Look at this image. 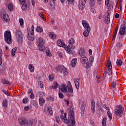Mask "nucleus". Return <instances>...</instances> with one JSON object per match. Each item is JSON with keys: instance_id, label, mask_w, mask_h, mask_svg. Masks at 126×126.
I'll use <instances>...</instances> for the list:
<instances>
[{"instance_id": "a19ab883", "label": "nucleus", "mask_w": 126, "mask_h": 126, "mask_svg": "<svg viewBox=\"0 0 126 126\" xmlns=\"http://www.w3.org/2000/svg\"><path fill=\"white\" fill-rule=\"evenodd\" d=\"M22 5H23L22 6V9L24 11H25V10H26V9H27V4L25 3V4H22Z\"/></svg>"}, {"instance_id": "09e8293b", "label": "nucleus", "mask_w": 126, "mask_h": 126, "mask_svg": "<svg viewBox=\"0 0 126 126\" xmlns=\"http://www.w3.org/2000/svg\"><path fill=\"white\" fill-rule=\"evenodd\" d=\"M68 92H69V93H73V89H72V87L68 88Z\"/></svg>"}, {"instance_id": "2eb2a0df", "label": "nucleus", "mask_w": 126, "mask_h": 126, "mask_svg": "<svg viewBox=\"0 0 126 126\" xmlns=\"http://www.w3.org/2000/svg\"><path fill=\"white\" fill-rule=\"evenodd\" d=\"M19 122L20 126H25L26 125L27 121L24 118L21 117L18 119Z\"/></svg>"}, {"instance_id": "4468645a", "label": "nucleus", "mask_w": 126, "mask_h": 126, "mask_svg": "<svg viewBox=\"0 0 126 126\" xmlns=\"http://www.w3.org/2000/svg\"><path fill=\"white\" fill-rule=\"evenodd\" d=\"M80 61L82 63H88V59L85 55H82L80 56Z\"/></svg>"}, {"instance_id": "bf43d9fd", "label": "nucleus", "mask_w": 126, "mask_h": 126, "mask_svg": "<svg viewBox=\"0 0 126 126\" xmlns=\"http://www.w3.org/2000/svg\"><path fill=\"white\" fill-rule=\"evenodd\" d=\"M109 2L110 0H105V5H107V6H108V5H109Z\"/></svg>"}, {"instance_id": "e2e57ef3", "label": "nucleus", "mask_w": 126, "mask_h": 126, "mask_svg": "<svg viewBox=\"0 0 126 126\" xmlns=\"http://www.w3.org/2000/svg\"><path fill=\"white\" fill-rule=\"evenodd\" d=\"M107 72H108V71H107V70H106L104 72L103 75V77H104V78H105L106 77V75H107V73H108Z\"/></svg>"}, {"instance_id": "79ce46f5", "label": "nucleus", "mask_w": 126, "mask_h": 126, "mask_svg": "<svg viewBox=\"0 0 126 126\" xmlns=\"http://www.w3.org/2000/svg\"><path fill=\"white\" fill-rule=\"evenodd\" d=\"M68 4H71V5H73L74 3V0H66Z\"/></svg>"}, {"instance_id": "473e14b6", "label": "nucleus", "mask_w": 126, "mask_h": 126, "mask_svg": "<svg viewBox=\"0 0 126 126\" xmlns=\"http://www.w3.org/2000/svg\"><path fill=\"white\" fill-rule=\"evenodd\" d=\"M36 32H39V33H41V32H43V28H42L38 26L36 28Z\"/></svg>"}, {"instance_id": "7c9ffc66", "label": "nucleus", "mask_w": 126, "mask_h": 126, "mask_svg": "<svg viewBox=\"0 0 126 126\" xmlns=\"http://www.w3.org/2000/svg\"><path fill=\"white\" fill-rule=\"evenodd\" d=\"M20 25L22 28H23L24 26V21L23 19L21 18L19 19Z\"/></svg>"}, {"instance_id": "9b49d317", "label": "nucleus", "mask_w": 126, "mask_h": 126, "mask_svg": "<svg viewBox=\"0 0 126 126\" xmlns=\"http://www.w3.org/2000/svg\"><path fill=\"white\" fill-rule=\"evenodd\" d=\"M125 24H126V22H124V24H123L120 28V31H119V34L121 36H124L125 34V32L126 31V27H125Z\"/></svg>"}, {"instance_id": "13d9d810", "label": "nucleus", "mask_w": 126, "mask_h": 126, "mask_svg": "<svg viewBox=\"0 0 126 126\" xmlns=\"http://www.w3.org/2000/svg\"><path fill=\"white\" fill-rule=\"evenodd\" d=\"M56 122L58 124H60V117H59V116H56Z\"/></svg>"}, {"instance_id": "f8f14e48", "label": "nucleus", "mask_w": 126, "mask_h": 126, "mask_svg": "<svg viewBox=\"0 0 126 126\" xmlns=\"http://www.w3.org/2000/svg\"><path fill=\"white\" fill-rule=\"evenodd\" d=\"M111 18V11L108 10L107 11V15L105 17L104 22L105 24H109L110 23V19Z\"/></svg>"}, {"instance_id": "20e7f679", "label": "nucleus", "mask_w": 126, "mask_h": 126, "mask_svg": "<svg viewBox=\"0 0 126 126\" xmlns=\"http://www.w3.org/2000/svg\"><path fill=\"white\" fill-rule=\"evenodd\" d=\"M4 37L5 42L7 43L8 45H10L12 43L11 40V33L9 31H6L4 33Z\"/></svg>"}, {"instance_id": "423d86ee", "label": "nucleus", "mask_w": 126, "mask_h": 126, "mask_svg": "<svg viewBox=\"0 0 126 126\" xmlns=\"http://www.w3.org/2000/svg\"><path fill=\"white\" fill-rule=\"evenodd\" d=\"M16 39L18 43L21 44L23 41V34L19 30L16 31Z\"/></svg>"}, {"instance_id": "8fccbe9b", "label": "nucleus", "mask_w": 126, "mask_h": 126, "mask_svg": "<svg viewBox=\"0 0 126 126\" xmlns=\"http://www.w3.org/2000/svg\"><path fill=\"white\" fill-rule=\"evenodd\" d=\"M54 89H57V88H59V84H58V83L56 82L54 83Z\"/></svg>"}, {"instance_id": "3c124183", "label": "nucleus", "mask_w": 126, "mask_h": 126, "mask_svg": "<svg viewBox=\"0 0 126 126\" xmlns=\"http://www.w3.org/2000/svg\"><path fill=\"white\" fill-rule=\"evenodd\" d=\"M103 108H104V109H106L107 111H110V108H109V107H108V105H107L106 104H104L103 105Z\"/></svg>"}, {"instance_id": "412c9836", "label": "nucleus", "mask_w": 126, "mask_h": 126, "mask_svg": "<svg viewBox=\"0 0 126 126\" xmlns=\"http://www.w3.org/2000/svg\"><path fill=\"white\" fill-rule=\"evenodd\" d=\"M85 54V51H84V49L81 48L79 51V55H80V56H84Z\"/></svg>"}, {"instance_id": "b1692460", "label": "nucleus", "mask_w": 126, "mask_h": 126, "mask_svg": "<svg viewBox=\"0 0 126 126\" xmlns=\"http://www.w3.org/2000/svg\"><path fill=\"white\" fill-rule=\"evenodd\" d=\"M26 126H32L33 125V121L29 120L26 123Z\"/></svg>"}, {"instance_id": "c756f323", "label": "nucleus", "mask_w": 126, "mask_h": 126, "mask_svg": "<svg viewBox=\"0 0 126 126\" xmlns=\"http://www.w3.org/2000/svg\"><path fill=\"white\" fill-rule=\"evenodd\" d=\"M85 110V105L83 104L81 106V115H84V111Z\"/></svg>"}, {"instance_id": "5701e85b", "label": "nucleus", "mask_w": 126, "mask_h": 126, "mask_svg": "<svg viewBox=\"0 0 126 126\" xmlns=\"http://www.w3.org/2000/svg\"><path fill=\"white\" fill-rule=\"evenodd\" d=\"M29 68L31 72H34L35 67H34V65L32 64H30L29 65Z\"/></svg>"}, {"instance_id": "2f4dec72", "label": "nucleus", "mask_w": 126, "mask_h": 126, "mask_svg": "<svg viewBox=\"0 0 126 126\" xmlns=\"http://www.w3.org/2000/svg\"><path fill=\"white\" fill-rule=\"evenodd\" d=\"M2 56V50L0 49V65H1L2 63V58L1 57Z\"/></svg>"}, {"instance_id": "39448f33", "label": "nucleus", "mask_w": 126, "mask_h": 126, "mask_svg": "<svg viewBox=\"0 0 126 126\" xmlns=\"http://www.w3.org/2000/svg\"><path fill=\"white\" fill-rule=\"evenodd\" d=\"M117 108L114 110V113L116 116L120 117H123L124 114V107H122V105H119L117 106Z\"/></svg>"}, {"instance_id": "f704fd0d", "label": "nucleus", "mask_w": 126, "mask_h": 126, "mask_svg": "<svg viewBox=\"0 0 126 126\" xmlns=\"http://www.w3.org/2000/svg\"><path fill=\"white\" fill-rule=\"evenodd\" d=\"M31 104L32 105V106H34L35 107V108H38V104H37V102L34 100H32L31 101Z\"/></svg>"}, {"instance_id": "f03ea898", "label": "nucleus", "mask_w": 126, "mask_h": 126, "mask_svg": "<svg viewBox=\"0 0 126 126\" xmlns=\"http://www.w3.org/2000/svg\"><path fill=\"white\" fill-rule=\"evenodd\" d=\"M68 43L69 45L67 47L66 46L65 50H66L67 54H69L70 55H74L75 52L74 51L71 50V49L72 50H74V49H75V46L74 45L75 43L74 39L73 38H71L68 40Z\"/></svg>"}, {"instance_id": "338daca9", "label": "nucleus", "mask_w": 126, "mask_h": 126, "mask_svg": "<svg viewBox=\"0 0 126 126\" xmlns=\"http://www.w3.org/2000/svg\"><path fill=\"white\" fill-rule=\"evenodd\" d=\"M34 94H31L30 95V98L31 99H34Z\"/></svg>"}, {"instance_id": "7ed1b4c3", "label": "nucleus", "mask_w": 126, "mask_h": 126, "mask_svg": "<svg viewBox=\"0 0 126 126\" xmlns=\"http://www.w3.org/2000/svg\"><path fill=\"white\" fill-rule=\"evenodd\" d=\"M82 24L84 27V28L86 29V30L83 32V35L84 37H88L89 36V32L91 31V28L89 26V24L86 22L85 20H83L82 22Z\"/></svg>"}, {"instance_id": "c03bdc74", "label": "nucleus", "mask_w": 126, "mask_h": 126, "mask_svg": "<svg viewBox=\"0 0 126 126\" xmlns=\"http://www.w3.org/2000/svg\"><path fill=\"white\" fill-rule=\"evenodd\" d=\"M86 64V68H89L90 67V65H92V64H90V62L85 63Z\"/></svg>"}, {"instance_id": "680f3d73", "label": "nucleus", "mask_w": 126, "mask_h": 126, "mask_svg": "<svg viewBox=\"0 0 126 126\" xmlns=\"http://www.w3.org/2000/svg\"><path fill=\"white\" fill-rule=\"evenodd\" d=\"M20 0V3H21V4H24L25 3L26 0Z\"/></svg>"}, {"instance_id": "774afa93", "label": "nucleus", "mask_w": 126, "mask_h": 126, "mask_svg": "<svg viewBox=\"0 0 126 126\" xmlns=\"http://www.w3.org/2000/svg\"><path fill=\"white\" fill-rule=\"evenodd\" d=\"M49 80H53V75H50L49 76Z\"/></svg>"}, {"instance_id": "bb28decb", "label": "nucleus", "mask_w": 126, "mask_h": 126, "mask_svg": "<svg viewBox=\"0 0 126 126\" xmlns=\"http://www.w3.org/2000/svg\"><path fill=\"white\" fill-rule=\"evenodd\" d=\"M117 66H121L123 64V61L121 59H119L116 62Z\"/></svg>"}, {"instance_id": "58836bf2", "label": "nucleus", "mask_w": 126, "mask_h": 126, "mask_svg": "<svg viewBox=\"0 0 126 126\" xmlns=\"http://www.w3.org/2000/svg\"><path fill=\"white\" fill-rule=\"evenodd\" d=\"M8 9L10 11H11L13 9V5L12 4L10 3L8 5Z\"/></svg>"}, {"instance_id": "052dcab7", "label": "nucleus", "mask_w": 126, "mask_h": 126, "mask_svg": "<svg viewBox=\"0 0 126 126\" xmlns=\"http://www.w3.org/2000/svg\"><path fill=\"white\" fill-rule=\"evenodd\" d=\"M29 94H33V91H32V89H29Z\"/></svg>"}, {"instance_id": "e433bc0d", "label": "nucleus", "mask_w": 126, "mask_h": 126, "mask_svg": "<svg viewBox=\"0 0 126 126\" xmlns=\"http://www.w3.org/2000/svg\"><path fill=\"white\" fill-rule=\"evenodd\" d=\"M89 3L91 6H95V0H90Z\"/></svg>"}, {"instance_id": "72a5a7b5", "label": "nucleus", "mask_w": 126, "mask_h": 126, "mask_svg": "<svg viewBox=\"0 0 126 126\" xmlns=\"http://www.w3.org/2000/svg\"><path fill=\"white\" fill-rule=\"evenodd\" d=\"M107 116L110 120H112L113 119V115H112V113L110 112V111H107Z\"/></svg>"}, {"instance_id": "69168bd1", "label": "nucleus", "mask_w": 126, "mask_h": 126, "mask_svg": "<svg viewBox=\"0 0 126 126\" xmlns=\"http://www.w3.org/2000/svg\"><path fill=\"white\" fill-rule=\"evenodd\" d=\"M23 103H24V104L27 103V99L26 98H24L23 100Z\"/></svg>"}, {"instance_id": "6e6552de", "label": "nucleus", "mask_w": 126, "mask_h": 126, "mask_svg": "<svg viewBox=\"0 0 126 126\" xmlns=\"http://www.w3.org/2000/svg\"><path fill=\"white\" fill-rule=\"evenodd\" d=\"M57 70L58 71H60L61 73H63L64 75H67L68 74V71L66 69V68L64 67V66L63 65H59L57 67Z\"/></svg>"}, {"instance_id": "4c0bfd02", "label": "nucleus", "mask_w": 126, "mask_h": 126, "mask_svg": "<svg viewBox=\"0 0 126 126\" xmlns=\"http://www.w3.org/2000/svg\"><path fill=\"white\" fill-rule=\"evenodd\" d=\"M107 73H108V74H109V75H112V73L113 72L112 66L111 67V68H109L108 70H107Z\"/></svg>"}, {"instance_id": "cd10ccee", "label": "nucleus", "mask_w": 126, "mask_h": 126, "mask_svg": "<svg viewBox=\"0 0 126 126\" xmlns=\"http://www.w3.org/2000/svg\"><path fill=\"white\" fill-rule=\"evenodd\" d=\"M49 38H51L52 39H55L56 38V34H53L51 32H49L48 33Z\"/></svg>"}, {"instance_id": "0eeeda50", "label": "nucleus", "mask_w": 126, "mask_h": 126, "mask_svg": "<svg viewBox=\"0 0 126 126\" xmlns=\"http://www.w3.org/2000/svg\"><path fill=\"white\" fill-rule=\"evenodd\" d=\"M36 43L38 44L39 51H44V50H45V45H44L43 38L41 37L38 38L36 40Z\"/></svg>"}, {"instance_id": "f257e3e1", "label": "nucleus", "mask_w": 126, "mask_h": 126, "mask_svg": "<svg viewBox=\"0 0 126 126\" xmlns=\"http://www.w3.org/2000/svg\"><path fill=\"white\" fill-rule=\"evenodd\" d=\"M69 116L70 120L66 119V113H64V115H62L61 119L63 121L64 124L68 125V126H74V125H75V117H74V111H73V108L72 107H70L69 109Z\"/></svg>"}, {"instance_id": "a18cd8bd", "label": "nucleus", "mask_w": 126, "mask_h": 126, "mask_svg": "<svg viewBox=\"0 0 126 126\" xmlns=\"http://www.w3.org/2000/svg\"><path fill=\"white\" fill-rule=\"evenodd\" d=\"M93 62H94V57H91L90 58V64H92V63H93Z\"/></svg>"}, {"instance_id": "6e6d98bb", "label": "nucleus", "mask_w": 126, "mask_h": 126, "mask_svg": "<svg viewBox=\"0 0 126 126\" xmlns=\"http://www.w3.org/2000/svg\"><path fill=\"white\" fill-rule=\"evenodd\" d=\"M72 87V86H71V83L70 82L68 81L67 84V88H70Z\"/></svg>"}, {"instance_id": "de8ad7c7", "label": "nucleus", "mask_w": 126, "mask_h": 126, "mask_svg": "<svg viewBox=\"0 0 126 126\" xmlns=\"http://www.w3.org/2000/svg\"><path fill=\"white\" fill-rule=\"evenodd\" d=\"M3 93H4L5 95H7V96H10V94H9L7 93V91L5 90H3L2 91Z\"/></svg>"}, {"instance_id": "37998d69", "label": "nucleus", "mask_w": 126, "mask_h": 126, "mask_svg": "<svg viewBox=\"0 0 126 126\" xmlns=\"http://www.w3.org/2000/svg\"><path fill=\"white\" fill-rule=\"evenodd\" d=\"M46 55L48 56V57H51L52 56V54H51V52H50V49H47L46 50Z\"/></svg>"}, {"instance_id": "9d476101", "label": "nucleus", "mask_w": 126, "mask_h": 126, "mask_svg": "<svg viewBox=\"0 0 126 126\" xmlns=\"http://www.w3.org/2000/svg\"><path fill=\"white\" fill-rule=\"evenodd\" d=\"M61 92H63V93H67L66 95L67 96H70V94L67 92V87H66V85L63 84L61 85V86L59 87Z\"/></svg>"}, {"instance_id": "6ab92c4d", "label": "nucleus", "mask_w": 126, "mask_h": 126, "mask_svg": "<svg viewBox=\"0 0 126 126\" xmlns=\"http://www.w3.org/2000/svg\"><path fill=\"white\" fill-rule=\"evenodd\" d=\"M77 63V59H73L71 62V66L72 67H74L76 65V63Z\"/></svg>"}, {"instance_id": "1a4fd4ad", "label": "nucleus", "mask_w": 126, "mask_h": 126, "mask_svg": "<svg viewBox=\"0 0 126 126\" xmlns=\"http://www.w3.org/2000/svg\"><path fill=\"white\" fill-rule=\"evenodd\" d=\"M31 34V35H30ZM30 34L29 32H28V38L30 40V41H34L35 40V37L34 36V26L32 25L31 28V32Z\"/></svg>"}, {"instance_id": "603ef678", "label": "nucleus", "mask_w": 126, "mask_h": 126, "mask_svg": "<svg viewBox=\"0 0 126 126\" xmlns=\"http://www.w3.org/2000/svg\"><path fill=\"white\" fill-rule=\"evenodd\" d=\"M39 15L43 19V20H46V18L44 17V15H43V14L42 13H39Z\"/></svg>"}, {"instance_id": "ea45409f", "label": "nucleus", "mask_w": 126, "mask_h": 126, "mask_svg": "<svg viewBox=\"0 0 126 126\" xmlns=\"http://www.w3.org/2000/svg\"><path fill=\"white\" fill-rule=\"evenodd\" d=\"M106 122H107V118H104L102 121V125L103 126H106Z\"/></svg>"}, {"instance_id": "aec40b11", "label": "nucleus", "mask_w": 126, "mask_h": 126, "mask_svg": "<svg viewBox=\"0 0 126 126\" xmlns=\"http://www.w3.org/2000/svg\"><path fill=\"white\" fill-rule=\"evenodd\" d=\"M3 18L4 21H6V22H8V21H9V16L6 14H3Z\"/></svg>"}, {"instance_id": "ddd939ff", "label": "nucleus", "mask_w": 126, "mask_h": 126, "mask_svg": "<svg viewBox=\"0 0 126 126\" xmlns=\"http://www.w3.org/2000/svg\"><path fill=\"white\" fill-rule=\"evenodd\" d=\"M87 0H79V8L81 10H83V8L85 7V4Z\"/></svg>"}, {"instance_id": "c85d7f7f", "label": "nucleus", "mask_w": 126, "mask_h": 126, "mask_svg": "<svg viewBox=\"0 0 126 126\" xmlns=\"http://www.w3.org/2000/svg\"><path fill=\"white\" fill-rule=\"evenodd\" d=\"M17 51V47H15L14 49H12L11 56L12 57H14L15 56V53Z\"/></svg>"}, {"instance_id": "5fc2aeb1", "label": "nucleus", "mask_w": 126, "mask_h": 126, "mask_svg": "<svg viewBox=\"0 0 126 126\" xmlns=\"http://www.w3.org/2000/svg\"><path fill=\"white\" fill-rule=\"evenodd\" d=\"M59 96L61 99H63V94L62 93H59Z\"/></svg>"}, {"instance_id": "f3484780", "label": "nucleus", "mask_w": 126, "mask_h": 126, "mask_svg": "<svg viewBox=\"0 0 126 126\" xmlns=\"http://www.w3.org/2000/svg\"><path fill=\"white\" fill-rule=\"evenodd\" d=\"M91 110L93 114L95 113V101L92 99L91 102Z\"/></svg>"}, {"instance_id": "49530a36", "label": "nucleus", "mask_w": 126, "mask_h": 126, "mask_svg": "<svg viewBox=\"0 0 126 126\" xmlns=\"http://www.w3.org/2000/svg\"><path fill=\"white\" fill-rule=\"evenodd\" d=\"M94 6H91V11L92 12V13H95L96 12V11L95 10V9H94Z\"/></svg>"}, {"instance_id": "0e129e2a", "label": "nucleus", "mask_w": 126, "mask_h": 126, "mask_svg": "<svg viewBox=\"0 0 126 126\" xmlns=\"http://www.w3.org/2000/svg\"><path fill=\"white\" fill-rule=\"evenodd\" d=\"M90 124L92 125V126H95V122H94V121H92V120H91V121H90Z\"/></svg>"}, {"instance_id": "a211bd4d", "label": "nucleus", "mask_w": 126, "mask_h": 126, "mask_svg": "<svg viewBox=\"0 0 126 126\" xmlns=\"http://www.w3.org/2000/svg\"><path fill=\"white\" fill-rule=\"evenodd\" d=\"M80 81V79H76L74 81L75 85L76 86V88L78 90L79 89V86H80V83L79 82Z\"/></svg>"}, {"instance_id": "dca6fc26", "label": "nucleus", "mask_w": 126, "mask_h": 126, "mask_svg": "<svg viewBox=\"0 0 126 126\" xmlns=\"http://www.w3.org/2000/svg\"><path fill=\"white\" fill-rule=\"evenodd\" d=\"M57 44L59 47H63V48H64V49L66 48L65 44L63 43V41L61 39H59L57 41Z\"/></svg>"}, {"instance_id": "4d7b16f0", "label": "nucleus", "mask_w": 126, "mask_h": 126, "mask_svg": "<svg viewBox=\"0 0 126 126\" xmlns=\"http://www.w3.org/2000/svg\"><path fill=\"white\" fill-rule=\"evenodd\" d=\"M111 66H112V62H111V61H110V62L108 63L107 67H108V68H111Z\"/></svg>"}, {"instance_id": "a878e982", "label": "nucleus", "mask_w": 126, "mask_h": 126, "mask_svg": "<svg viewBox=\"0 0 126 126\" xmlns=\"http://www.w3.org/2000/svg\"><path fill=\"white\" fill-rule=\"evenodd\" d=\"M1 83L3 84H8L9 85H10V83L9 81L6 80L5 79H3L1 80Z\"/></svg>"}, {"instance_id": "4be33fe9", "label": "nucleus", "mask_w": 126, "mask_h": 126, "mask_svg": "<svg viewBox=\"0 0 126 126\" xmlns=\"http://www.w3.org/2000/svg\"><path fill=\"white\" fill-rule=\"evenodd\" d=\"M2 106L4 109H6L7 108V100L4 99L2 102Z\"/></svg>"}, {"instance_id": "864d4df0", "label": "nucleus", "mask_w": 126, "mask_h": 126, "mask_svg": "<svg viewBox=\"0 0 126 126\" xmlns=\"http://www.w3.org/2000/svg\"><path fill=\"white\" fill-rule=\"evenodd\" d=\"M116 85H117V83L115 81H113L111 84V86L113 88H115V87H116Z\"/></svg>"}, {"instance_id": "393cba45", "label": "nucleus", "mask_w": 126, "mask_h": 126, "mask_svg": "<svg viewBox=\"0 0 126 126\" xmlns=\"http://www.w3.org/2000/svg\"><path fill=\"white\" fill-rule=\"evenodd\" d=\"M40 106H43L45 104V99L43 98L40 97L39 99Z\"/></svg>"}, {"instance_id": "c9c22d12", "label": "nucleus", "mask_w": 126, "mask_h": 126, "mask_svg": "<svg viewBox=\"0 0 126 126\" xmlns=\"http://www.w3.org/2000/svg\"><path fill=\"white\" fill-rule=\"evenodd\" d=\"M38 86L40 88H43V87H44V83H43V82L40 80L38 81Z\"/></svg>"}]
</instances>
